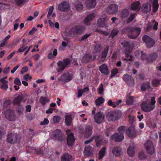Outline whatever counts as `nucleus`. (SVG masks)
<instances>
[{
    "label": "nucleus",
    "mask_w": 161,
    "mask_h": 161,
    "mask_svg": "<svg viewBox=\"0 0 161 161\" xmlns=\"http://www.w3.org/2000/svg\"><path fill=\"white\" fill-rule=\"evenodd\" d=\"M99 70L102 73L105 75L109 74V71L107 65L105 64H103L100 66L99 68Z\"/></svg>",
    "instance_id": "nucleus-20"
},
{
    "label": "nucleus",
    "mask_w": 161,
    "mask_h": 161,
    "mask_svg": "<svg viewBox=\"0 0 161 161\" xmlns=\"http://www.w3.org/2000/svg\"><path fill=\"white\" fill-rule=\"evenodd\" d=\"M56 16L55 14L53 12V11H49L47 15V18L50 19L54 18Z\"/></svg>",
    "instance_id": "nucleus-33"
},
{
    "label": "nucleus",
    "mask_w": 161,
    "mask_h": 161,
    "mask_svg": "<svg viewBox=\"0 0 161 161\" xmlns=\"http://www.w3.org/2000/svg\"><path fill=\"white\" fill-rule=\"evenodd\" d=\"M118 32L119 31L117 30L114 29L112 31L110 36L113 37L118 34Z\"/></svg>",
    "instance_id": "nucleus-49"
},
{
    "label": "nucleus",
    "mask_w": 161,
    "mask_h": 161,
    "mask_svg": "<svg viewBox=\"0 0 161 161\" xmlns=\"http://www.w3.org/2000/svg\"><path fill=\"white\" fill-rule=\"evenodd\" d=\"M112 151L113 154L116 157L119 156L122 154L121 149L119 147H115Z\"/></svg>",
    "instance_id": "nucleus-26"
},
{
    "label": "nucleus",
    "mask_w": 161,
    "mask_h": 161,
    "mask_svg": "<svg viewBox=\"0 0 161 161\" xmlns=\"http://www.w3.org/2000/svg\"><path fill=\"white\" fill-rule=\"evenodd\" d=\"M132 10H140L141 3L139 1H136L132 3L131 5Z\"/></svg>",
    "instance_id": "nucleus-23"
},
{
    "label": "nucleus",
    "mask_w": 161,
    "mask_h": 161,
    "mask_svg": "<svg viewBox=\"0 0 161 161\" xmlns=\"http://www.w3.org/2000/svg\"><path fill=\"white\" fill-rule=\"evenodd\" d=\"M49 123V120L47 118H44V120L40 123V125H47Z\"/></svg>",
    "instance_id": "nucleus-52"
},
{
    "label": "nucleus",
    "mask_w": 161,
    "mask_h": 161,
    "mask_svg": "<svg viewBox=\"0 0 161 161\" xmlns=\"http://www.w3.org/2000/svg\"><path fill=\"white\" fill-rule=\"evenodd\" d=\"M138 157L140 159H143L146 158L147 157L145 155L143 152L141 151L138 154Z\"/></svg>",
    "instance_id": "nucleus-47"
},
{
    "label": "nucleus",
    "mask_w": 161,
    "mask_h": 161,
    "mask_svg": "<svg viewBox=\"0 0 161 161\" xmlns=\"http://www.w3.org/2000/svg\"><path fill=\"white\" fill-rule=\"evenodd\" d=\"M92 150V147L91 146L86 147L85 148L84 152L87 154L90 153Z\"/></svg>",
    "instance_id": "nucleus-37"
},
{
    "label": "nucleus",
    "mask_w": 161,
    "mask_h": 161,
    "mask_svg": "<svg viewBox=\"0 0 161 161\" xmlns=\"http://www.w3.org/2000/svg\"><path fill=\"white\" fill-rule=\"evenodd\" d=\"M58 9V10H69L70 6L68 2L64 1L59 4Z\"/></svg>",
    "instance_id": "nucleus-16"
},
{
    "label": "nucleus",
    "mask_w": 161,
    "mask_h": 161,
    "mask_svg": "<svg viewBox=\"0 0 161 161\" xmlns=\"http://www.w3.org/2000/svg\"><path fill=\"white\" fill-rule=\"evenodd\" d=\"M141 58L142 60H145L147 62V59L148 58V55L146 53H144L143 52L141 51Z\"/></svg>",
    "instance_id": "nucleus-46"
},
{
    "label": "nucleus",
    "mask_w": 161,
    "mask_h": 161,
    "mask_svg": "<svg viewBox=\"0 0 161 161\" xmlns=\"http://www.w3.org/2000/svg\"><path fill=\"white\" fill-rule=\"evenodd\" d=\"M85 28L83 26H76L71 29L70 32L71 34H81L84 32Z\"/></svg>",
    "instance_id": "nucleus-8"
},
{
    "label": "nucleus",
    "mask_w": 161,
    "mask_h": 161,
    "mask_svg": "<svg viewBox=\"0 0 161 161\" xmlns=\"http://www.w3.org/2000/svg\"><path fill=\"white\" fill-rule=\"evenodd\" d=\"M102 49V46L101 44H96L94 46V50L96 53L99 52Z\"/></svg>",
    "instance_id": "nucleus-40"
},
{
    "label": "nucleus",
    "mask_w": 161,
    "mask_h": 161,
    "mask_svg": "<svg viewBox=\"0 0 161 161\" xmlns=\"http://www.w3.org/2000/svg\"><path fill=\"white\" fill-rule=\"evenodd\" d=\"M108 19V18L105 15L102 16L98 20V25L100 27H103L105 25L104 22Z\"/></svg>",
    "instance_id": "nucleus-17"
},
{
    "label": "nucleus",
    "mask_w": 161,
    "mask_h": 161,
    "mask_svg": "<svg viewBox=\"0 0 161 161\" xmlns=\"http://www.w3.org/2000/svg\"><path fill=\"white\" fill-rule=\"evenodd\" d=\"M144 84L145 85V86H146V89H148L149 90L151 91L152 90V89L151 87L150 84L149 82H146Z\"/></svg>",
    "instance_id": "nucleus-63"
},
{
    "label": "nucleus",
    "mask_w": 161,
    "mask_h": 161,
    "mask_svg": "<svg viewBox=\"0 0 161 161\" xmlns=\"http://www.w3.org/2000/svg\"><path fill=\"white\" fill-rule=\"evenodd\" d=\"M72 156L68 154H64L61 158V161H72Z\"/></svg>",
    "instance_id": "nucleus-28"
},
{
    "label": "nucleus",
    "mask_w": 161,
    "mask_h": 161,
    "mask_svg": "<svg viewBox=\"0 0 161 161\" xmlns=\"http://www.w3.org/2000/svg\"><path fill=\"white\" fill-rule=\"evenodd\" d=\"M37 30V29L35 27H33L32 29L29 32V34L31 35L33 34Z\"/></svg>",
    "instance_id": "nucleus-64"
},
{
    "label": "nucleus",
    "mask_w": 161,
    "mask_h": 161,
    "mask_svg": "<svg viewBox=\"0 0 161 161\" xmlns=\"http://www.w3.org/2000/svg\"><path fill=\"white\" fill-rule=\"evenodd\" d=\"M108 104L110 106H113L114 108L116 107L115 103L113 102L111 100H109L108 102Z\"/></svg>",
    "instance_id": "nucleus-60"
},
{
    "label": "nucleus",
    "mask_w": 161,
    "mask_h": 161,
    "mask_svg": "<svg viewBox=\"0 0 161 161\" xmlns=\"http://www.w3.org/2000/svg\"><path fill=\"white\" fill-rule=\"evenodd\" d=\"M153 23H154L153 29L154 30H157L158 29V22L156 21H155V20H153Z\"/></svg>",
    "instance_id": "nucleus-61"
},
{
    "label": "nucleus",
    "mask_w": 161,
    "mask_h": 161,
    "mask_svg": "<svg viewBox=\"0 0 161 161\" xmlns=\"http://www.w3.org/2000/svg\"><path fill=\"white\" fill-rule=\"evenodd\" d=\"M26 0H16V3L17 5L19 6H22L24 3L26 2Z\"/></svg>",
    "instance_id": "nucleus-45"
},
{
    "label": "nucleus",
    "mask_w": 161,
    "mask_h": 161,
    "mask_svg": "<svg viewBox=\"0 0 161 161\" xmlns=\"http://www.w3.org/2000/svg\"><path fill=\"white\" fill-rule=\"evenodd\" d=\"M129 14L128 11H122L121 13V17L123 18H125L128 16Z\"/></svg>",
    "instance_id": "nucleus-48"
},
{
    "label": "nucleus",
    "mask_w": 161,
    "mask_h": 161,
    "mask_svg": "<svg viewBox=\"0 0 161 161\" xmlns=\"http://www.w3.org/2000/svg\"><path fill=\"white\" fill-rule=\"evenodd\" d=\"M153 9L152 10H158L159 7L158 0H153Z\"/></svg>",
    "instance_id": "nucleus-36"
},
{
    "label": "nucleus",
    "mask_w": 161,
    "mask_h": 161,
    "mask_svg": "<svg viewBox=\"0 0 161 161\" xmlns=\"http://www.w3.org/2000/svg\"><path fill=\"white\" fill-rule=\"evenodd\" d=\"M158 55L156 53H153L148 55L147 62L151 63L154 61L157 58Z\"/></svg>",
    "instance_id": "nucleus-22"
},
{
    "label": "nucleus",
    "mask_w": 161,
    "mask_h": 161,
    "mask_svg": "<svg viewBox=\"0 0 161 161\" xmlns=\"http://www.w3.org/2000/svg\"><path fill=\"white\" fill-rule=\"evenodd\" d=\"M95 137V136H92V138H91L89 140L85 141L84 142V143L85 144H88L91 142H92V141H93V139H94Z\"/></svg>",
    "instance_id": "nucleus-59"
},
{
    "label": "nucleus",
    "mask_w": 161,
    "mask_h": 161,
    "mask_svg": "<svg viewBox=\"0 0 161 161\" xmlns=\"http://www.w3.org/2000/svg\"><path fill=\"white\" fill-rule=\"evenodd\" d=\"M92 128L90 125H88L86 126L85 130V133L86 136L89 137L92 134Z\"/></svg>",
    "instance_id": "nucleus-24"
},
{
    "label": "nucleus",
    "mask_w": 161,
    "mask_h": 161,
    "mask_svg": "<svg viewBox=\"0 0 161 161\" xmlns=\"http://www.w3.org/2000/svg\"><path fill=\"white\" fill-rule=\"evenodd\" d=\"M104 101V100L102 97H100L96 100L95 103L97 106H98L99 105L103 103Z\"/></svg>",
    "instance_id": "nucleus-31"
},
{
    "label": "nucleus",
    "mask_w": 161,
    "mask_h": 161,
    "mask_svg": "<svg viewBox=\"0 0 161 161\" xmlns=\"http://www.w3.org/2000/svg\"><path fill=\"white\" fill-rule=\"evenodd\" d=\"M70 130H67L66 131V133L67 135V143L69 146H71L74 144L75 139L73 133H70Z\"/></svg>",
    "instance_id": "nucleus-11"
},
{
    "label": "nucleus",
    "mask_w": 161,
    "mask_h": 161,
    "mask_svg": "<svg viewBox=\"0 0 161 161\" xmlns=\"http://www.w3.org/2000/svg\"><path fill=\"white\" fill-rule=\"evenodd\" d=\"M108 47H107L104 50V51L103 52L102 56L101 58L102 59H103V58H105L107 55L108 53Z\"/></svg>",
    "instance_id": "nucleus-41"
},
{
    "label": "nucleus",
    "mask_w": 161,
    "mask_h": 161,
    "mask_svg": "<svg viewBox=\"0 0 161 161\" xmlns=\"http://www.w3.org/2000/svg\"><path fill=\"white\" fill-rule=\"evenodd\" d=\"M126 133L129 137H135L136 136V131L133 127H129L126 131Z\"/></svg>",
    "instance_id": "nucleus-18"
},
{
    "label": "nucleus",
    "mask_w": 161,
    "mask_h": 161,
    "mask_svg": "<svg viewBox=\"0 0 161 161\" xmlns=\"http://www.w3.org/2000/svg\"><path fill=\"white\" fill-rule=\"evenodd\" d=\"M5 134V131L4 130L3 128L0 127V139L2 137V136Z\"/></svg>",
    "instance_id": "nucleus-62"
},
{
    "label": "nucleus",
    "mask_w": 161,
    "mask_h": 161,
    "mask_svg": "<svg viewBox=\"0 0 161 161\" xmlns=\"http://www.w3.org/2000/svg\"><path fill=\"white\" fill-rule=\"evenodd\" d=\"M71 121V116L70 115H66L65 117V122L67 125H70Z\"/></svg>",
    "instance_id": "nucleus-32"
},
{
    "label": "nucleus",
    "mask_w": 161,
    "mask_h": 161,
    "mask_svg": "<svg viewBox=\"0 0 161 161\" xmlns=\"http://www.w3.org/2000/svg\"><path fill=\"white\" fill-rule=\"evenodd\" d=\"M142 8L145 9H149V10H151V5L149 3H146L142 5Z\"/></svg>",
    "instance_id": "nucleus-38"
},
{
    "label": "nucleus",
    "mask_w": 161,
    "mask_h": 161,
    "mask_svg": "<svg viewBox=\"0 0 161 161\" xmlns=\"http://www.w3.org/2000/svg\"><path fill=\"white\" fill-rule=\"evenodd\" d=\"M127 152L130 156H132L135 153L134 148L133 147L130 146L128 148Z\"/></svg>",
    "instance_id": "nucleus-30"
},
{
    "label": "nucleus",
    "mask_w": 161,
    "mask_h": 161,
    "mask_svg": "<svg viewBox=\"0 0 161 161\" xmlns=\"http://www.w3.org/2000/svg\"><path fill=\"white\" fill-rule=\"evenodd\" d=\"M121 116V113L119 111L109 112L107 116V119L109 121L118 120Z\"/></svg>",
    "instance_id": "nucleus-5"
},
{
    "label": "nucleus",
    "mask_w": 161,
    "mask_h": 161,
    "mask_svg": "<svg viewBox=\"0 0 161 161\" xmlns=\"http://www.w3.org/2000/svg\"><path fill=\"white\" fill-rule=\"evenodd\" d=\"M126 103L129 105H132L133 104V99L132 96L128 97L126 99Z\"/></svg>",
    "instance_id": "nucleus-34"
},
{
    "label": "nucleus",
    "mask_w": 161,
    "mask_h": 161,
    "mask_svg": "<svg viewBox=\"0 0 161 161\" xmlns=\"http://www.w3.org/2000/svg\"><path fill=\"white\" fill-rule=\"evenodd\" d=\"M24 98L23 95H19L16 97H15L13 101L14 105L19 104Z\"/></svg>",
    "instance_id": "nucleus-27"
},
{
    "label": "nucleus",
    "mask_w": 161,
    "mask_h": 161,
    "mask_svg": "<svg viewBox=\"0 0 161 161\" xmlns=\"http://www.w3.org/2000/svg\"><path fill=\"white\" fill-rule=\"evenodd\" d=\"M121 44L126 48H129V47L130 46L129 42H128L124 41L123 42H122Z\"/></svg>",
    "instance_id": "nucleus-51"
},
{
    "label": "nucleus",
    "mask_w": 161,
    "mask_h": 161,
    "mask_svg": "<svg viewBox=\"0 0 161 161\" xmlns=\"http://www.w3.org/2000/svg\"><path fill=\"white\" fill-rule=\"evenodd\" d=\"M105 117V116L103 112H99L94 115V119L97 123L100 124L104 122Z\"/></svg>",
    "instance_id": "nucleus-9"
},
{
    "label": "nucleus",
    "mask_w": 161,
    "mask_h": 161,
    "mask_svg": "<svg viewBox=\"0 0 161 161\" xmlns=\"http://www.w3.org/2000/svg\"><path fill=\"white\" fill-rule=\"evenodd\" d=\"M39 101L41 104L44 105H45L47 102H48L49 100L46 97H41L40 98Z\"/></svg>",
    "instance_id": "nucleus-39"
},
{
    "label": "nucleus",
    "mask_w": 161,
    "mask_h": 161,
    "mask_svg": "<svg viewBox=\"0 0 161 161\" xmlns=\"http://www.w3.org/2000/svg\"><path fill=\"white\" fill-rule=\"evenodd\" d=\"M136 14H131L129 18H128L127 20V23H129L131 22L136 16Z\"/></svg>",
    "instance_id": "nucleus-44"
},
{
    "label": "nucleus",
    "mask_w": 161,
    "mask_h": 161,
    "mask_svg": "<svg viewBox=\"0 0 161 161\" xmlns=\"http://www.w3.org/2000/svg\"><path fill=\"white\" fill-rule=\"evenodd\" d=\"M142 40L146 43V46L148 48L152 47L155 43L154 41L147 35H145L143 37Z\"/></svg>",
    "instance_id": "nucleus-12"
},
{
    "label": "nucleus",
    "mask_w": 161,
    "mask_h": 161,
    "mask_svg": "<svg viewBox=\"0 0 161 161\" xmlns=\"http://www.w3.org/2000/svg\"><path fill=\"white\" fill-rule=\"evenodd\" d=\"M60 119V117L58 116H54L53 117V121L54 123L58 122Z\"/></svg>",
    "instance_id": "nucleus-50"
},
{
    "label": "nucleus",
    "mask_w": 161,
    "mask_h": 161,
    "mask_svg": "<svg viewBox=\"0 0 161 161\" xmlns=\"http://www.w3.org/2000/svg\"><path fill=\"white\" fill-rule=\"evenodd\" d=\"M70 63L69 58H67L63 60V61H59L57 63V65L60 67L57 69L58 72L64 70L66 67Z\"/></svg>",
    "instance_id": "nucleus-6"
},
{
    "label": "nucleus",
    "mask_w": 161,
    "mask_h": 161,
    "mask_svg": "<svg viewBox=\"0 0 161 161\" xmlns=\"http://www.w3.org/2000/svg\"><path fill=\"white\" fill-rule=\"evenodd\" d=\"M29 131L31 132L29 134L31 137L32 138L36 134V133L34 132L33 129H30L29 130Z\"/></svg>",
    "instance_id": "nucleus-54"
},
{
    "label": "nucleus",
    "mask_w": 161,
    "mask_h": 161,
    "mask_svg": "<svg viewBox=\"0 0 161 161\" xmlns=\"http://www.w3.org/2000/svg\"><path fill=\"white\" fill-rule=\"evenodd\" d=\"M6 118L10 121H13L15 119L14 113L13 110L8 109L5 113Z\"/></svg>",
    "instance_id": "nucleus-13"
},
{
    "label": "nucleus",
    "mask_w": 161,
    "mask_h": 161,
    "mask_svg": "<svg viewBox=\"0 0 161 161\" xmlns=\"http://www.w3.org/2000/svg\"><path fill=\"white\" fill-rule=\"evenodd\" d=\"M159 83V80H158L155 79L153 81V84L154 86H158Z\"/></svg>",
    "instance_id": "nucleus-55"
},
{
    "label": "nucleus",
    "mask_w": 161,
    "mask_h": 161,
    "mask_svg": "<svg viewBox=\"0 0 161 161\" xmlns=\"http://www.w3.org/2000/svg\"><path fill=\"white\" fill-rule=\"evenodd\" d=\"M14 82V83L16 85L19 86H21V82L19 79L18 78H16L15 79Z\"/></svg>",
    "instance_id": "nucleus-57"
},
{
    "label": "nucleus",
    "mask_w": 161,
    "mask_h": 161,
    "mask_svg": "<svg viewBox=\"0 0 161 161\" xmlns=\"http://www.w3.org/2000/svg\"><path fill=\"white\" fill-rule=\"evenodd\" d=\"M19 49L17 51V53L19 52H24L27 48H28L27 46H25V45L23 44L21 45Z\"/></svg>",
    "instance_id": "nucleus-43"
},
{
    "label": "nucleus",
    "mask_w": 161,
    "mask_h": 161,
    "mask_svg": "<svg viewBox=\"0 0 161 161\" xmlns=\"http://www.w3.org/2000/svg\"><path fill=\"white\" fill-rule=\"evenodd\" d=\"M96 56H94L93 59L92 56L89 54H86L84 55L82 58V61L86 63L96 59Z\"/></svg>",
    "instance_id": "nucleus-25"
},
{
    "label": "nucleus",
    "mask_w": 161,
    "mask_h": 161,
    "mask_svg": "<svg viewBox=\"0 0 161 161\" xmlns=\"http://www.w3.org/2000/svg\"><path fill=\"white\" fill-rule=\"evenodd\" d=\"M95 16V14L94 13H92L89 14L86 17L84 20L85 24L86 25H90V21L92 20Z\"/></svg>",
    "instance_id": "nucleus-19"
},
{
    "label": "nucleus",
    "mask_w": 161,
    "mask_h": 161,
    "mask_svg": "<svg viewBox=\"0 0 161 161\" xmlns=\"http://www.w3.org/2000/svg\"><path fill=\"white\" fill-rule=\"evenodd\" d=\"M118 6L115 4H112L109 5L107 8L108 10H118Z\"/></svg>",
    "instance_id": "nucleus-35"
},
{
    "label": "nucleus",
    "mask_w": 161,
    "mask_h": 161,
    "mask_svg": "<svg viewBox=\"0 0 161 161\" xmlns=\"http://www.w3.org/2000/svg\"><path fill=\"white\" fill-rule=\"evenodd\" d=\"M118 72V70L117 69H114L112 70L111 72V74L110 75L111 77H112L114 76L115 75H116Z\"/></svg>",
    "instance_id": "nucleus-58"
},
{
    "label": "nucleus",
    "mask_w": 161,
    "mask_h": 161,
    "mask_svg": "<svg viewBox=\"0 0 161 161\" xmlns=\"http://www.w3.org/2000/svg\"><path fill=\"white\" fill-rule=\"evenodd\" d=\"M124 138L123 134L119 132L113 134L111 137V139L114 140L116 142L122 141Z\"/></svg>",
    "instance_id": "nucleus-15"
},
{
    "label": "nucleus",
    "mask_w": 161,
    "mask_h": 161,
    "mask_svg": "<svg viewBox=\"0 0 161 161\" xmlns=\"http://www.w3.org/2000/svg\"><path fill=\"white\" fill-rule=\"evenodd\" d=\"M96 4V0H86V6L89 9L93 8Z\"/></svg>",
    "instance_id": "nucleus-21"
},
{
    "label": "nucleus",
    "mask_w": 161,
    "mask_h": 161,
    "mask_svg": "<svg viewBox=\"0 0 161 161\" xmlns=\"http://www.w3.org/2000/svg\"><path fill=\"white\" fill-rule=\"evenodd\" d=\"M98 93L100 94H103V85L102 84H101L100 87L98 89Z\"/></svg>",
    "instance_id": "nucleus-53"
},
{
    "label": "nucleus",
    "mask_w": 161,
    "mask_h": 161,
    "mask_svg": "<svg viewBox=\"0 0 161 161\" xmlns=\"http://www.w3.org/2000/svg\"><path fill=\"white\" fill-rule=\"evenodd\" d=\"M72 78V76L71 75H70L69 73H67L61 76L58 80L64 83H65L71 80Z\"/></svg>",
    "instance_id": "nucleus-14"
},
{
    "label": "nucleus",
    "mask_w": 161,
    "mask_h": 161,
    "mask_svg": "<svg viewBox=\"0 0 161 161\" xmlns=\"http://www.w3.org/2000/svg\"><path fill=\"white\" fill-rule=\"evenodd\" d=\"M7 83L8 82H6L4 84H2L1 86V88L3 90H6L8 88Z\"/></svg>",
    "instance_id": "nucleus-56"
},
{
    "label": "nucleus",
    "mask_w": 161,
    "mask_h": 161,
    "mask_svg": "<svg viewBox=\"0 0 161 161\" xmlns=\"http://www.w3.org/2000/svg\"><path fill=\"white\" fill-rule=\"evenodd\" d=\"M156 101L155 97H153L151 98L150 102L149 104L146 102H143L142 104V109L145 112H150L155 108Z\"/></svg>",
    "instance_id": "nucleus-2"
},
{
    "label": "nucleus",
    "mask_w": 161,
    "mask_h": 161,
    "mask_svg": "<svg viewBox=\"0 0 161 161\" xmlns=\"http://www.w3.org/2000/svg\"><path fill=\"white\" fill-rule=\"evenodd\" d=\"M141 29L140 28H133L129 26L123 28L121 30L122 33H129L128 37L132 39H136L139 35L141 32Z\"/></svg>",
    "instance_id": "nucleus-1"
},
{
    "label": "nucleus",
    "mask_w": 161,
    "mask_h": 161,
    "mask_svg": "<svg viewBox=\"0 0 161 161\" xmlns=\"http://www.w3.org/2000/svg\"><path fill=\"white\" fill-rule=\"evenodd\" d=\"M107 148L106 147H103L99 151L98 153V159H101L104 156L105 152Z\"/></svg>",
    "instance_id": "nucleus-29"
},
{
    "label": "nucleus",
    "mask_w": 161,
    "mask_h": 161,
    "mask_svg": "<svg viewBox=\"0 0 161 161\" xmlns=\"http://www.w3.org/2000/svg\"><path fill=\"white\" fill-rule=\"evenodd\" d=\"M21 138L16 133L14 132H10L8 133L7 137V142L10 144H14L19 141Z\"/></svg>",
    "instance_id": "nucleus-4"
},
{
    "label": "nucleus",
    "mask_w": 161,
    "mask_h": 161,
    "mask_svg": "<svg viewBox=\"0 0 161 161\" xmlns=\"http://www.w3.org/2000/svg\"><path fill=\"white\" fill-rule=\"evenodd\" d=\"M51 137L53 140L60 142H63L65 139V137L59 129H57L53 131L51 133Z\"/></svg>",
    "instance_id": "nucleus-3"
},
{
    "label": "nucleus",
    "mask_w": 161,
    "mask_h": 161,
    "mask_svg": "<svg viewBox=\"0 0 161 161\" xmlns=\"http://www.w3.org/2000/svg\"><path fill=\"white\" fill-rule=\"evenodd\" d=\"M144 146L147 151L149 154L152 155L154 153L155 148L151 141L149 140H147L144 144Z\"/></svg>",
    "instance_id": "nucleus-7"
},
{
    "label": "nucleus",
    "mask_w": 161,
    "mask_h": 161,
    "mask_svg": "<svg viewBox=\"0 0 161 161\" xmlns=\"http://www.w3.org/2000/svg\"><path fill=\"white\" fill-rule=\"evenodd\" d=\"M123 80L130 86H133L135 85L134 80L131 75L126 74L123 77Z\"/></svg>",
    "instance_id": "nucleus-10"
},
{
    "label": "nucleus",
    "mask_w": 161,
    "mask_h": 161,
    "mask_svg": "<svg viewBox=\"0 0 161 161\" xmlns=\"http://www.w3.org/2000/svg\"><path fill=\"white\" fill-rule=\"evenodd\" d=\"M95 141L96 143V146L97 147H99L102 143V141L100 139L99 136H97L95 138Z\"/></svg>",
    "instance_id": "nucleus-42"
}]
</instances>
